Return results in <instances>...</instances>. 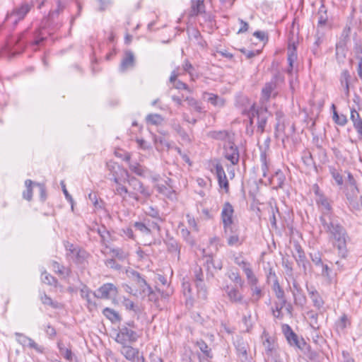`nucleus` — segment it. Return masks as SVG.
I'll list each match as a JSON object with an SVG mask.
<instances>
[{"label":"nucleus","mask_w":362,"mask_h":362,"mask_svg":"<svg viewBox=\"0 0 362 362\" xmlns=\"http://www.w3.org/2000/svg\"><path fill=\"white\" fill-rule=\"evenodd\" d=\"M322 231L326 233L329 243L337 251V256L343 259L348 258V244L351 240L347 230L337 216L325 214L319 218Z\"/></svg>","instance_id":"f257e3e1"},{"label":"nucleus","mask_w":362,"mask_h":362,"mask_svg":"<svg viewBox=\"0 0 362 362\" xmlns=\"http://www.w3.org/2000/svg\"><path fill=\"white\" fill-rule=\"evenodd\" d=\"M124 173L126 175L124 181L131 188L129 197L138 203L145 204L152 194L151 190L136 177L131 176L127 170H125Z\"/></svg>","instance_id":"f03ea898"},{"label":"nucleus","mask_w":362,"mask_h":362,"mask_svg":"<svg viewBox=\"0 0 362 362\" xmlns=\"http://www.w3.org/2000/svg\"><path fill=\"white\" fill-rule=\"evenodd\" d=\"M45 39V37L41 35L40 30L33 34H29L28 30H25L18 36L16 42V46L22 52L27 45L30 44L33 46H37Z\"/></svg>","instance_id":"7ed1b4c3"},{"label":"nucleus","mask_w":362,"mask_h":362,"mask_svg":"<svg viewBox=\"0 0 362 362\" xmlns=\"http://www.w3.org/2000/svg\"><path fill=\"white\" fill-rule=\"evenodd\" d=\"M243 115H246L248 117H257V132L262 134L264 132L265 126L267 122L268 112L267 109L260 108L257 109L255 103H253L249 110H245L243 112Z\"/></svg>","instance_id":"20e7f679"},{"label":"nucleus","mask_w":362,"mask_h":362,"mask_svg":"<svg viewBox=\"0 0 362 362\" xmlns=\"http://www.w3.org/2000/svg\"><path fill=\"white\" fill-rule=\"evenodd\" d=\"M33 5L28 2H23L16 6L11 12H8L5 21L16 25L20 21L24 19L25 16L29 13Z\"/></svg>","instance_id":"39448f33"},{"label":"nucleus","mask_w":362,"mask_h":362,"mask_svg":"<svg viewBox=\"0 0 362 362\" xmlns=\"http://www.w3.org/2000/svg\"><path fill=\"white\" fill-rule=\"evenodd\" d=\"M275 118L276 123L275 124V136L276 138H281L284 142L285 139L288 138L289 134H293L295 132L294 124H292L290 127V132L288 134L286 133V127L288 124L284 113L281 110H277L275 112Z\"/></svg>","instance_id":"423d86ee"},{"label":"nucleus","mask_w":362,"mask_h":362,"mask_svg":"<svg viewBox=\"0 0 362 362\" xmlns=\"http://www.w3.org/2000/svg\"><path fill=\"white\" fill-rule=\"evenodd\" d=\"M233 261L235 264L240 267L245 272L250 286H255L258 283V279L254 274L250 264L244 259L243 254H234Z\"/></svg>","instance_id":"0eeeda50"},{"label":"nucleus","mask_w":362,"mask_h":362,"mask_svg":"<svg viewBox=\"0 0 362 362\" xmlns=\"http://www.w3.org/2000/svg\"><path fill=\"white\" fill-rule=\"evenodd\" d=\"M261 339L267 356L268 358H272L274 360L275 358H279L276 356L278 345L276 341V339L271 336L265 329L263 331L261 335Z\"/></svg>","instance_id":"6e6552de"},{"label":"nucleus","mask_w":362,"mask_h":362,"mask_svg":"<svg viewBox=\"0 0 362 362\" xmlns=\"http://www.w3.org/2000/svg\"><path fill=\"white\" fill-rule=\"evenodd\" d=\"M138 338L139 335L135 331L129 328L127 325H122L119 327L115 341L120 344H127L136 341Z\"/></svg>","instance_id":"1a4fd4ad"},{"label":"nucleus","mask_w":362,"mask_h":362,"mask_svg":"<svg viewBox=\"0 0 362 362\" xmlns=\"http://www.w3.org/2000/svg\"><path fill=\"white\" fill-rule=\"evenodd\" d=\"M223 235L229 246H239L243 243L240 237V230L236 225L223 228Z\"/></svg>","instance_id":"9d476101"},{"label":"nucleus","mask_w":362,"mask_h":362,"mask_svg":"<svg viewBox=\"0 0 362 362\" xmlns=\"http://www.w3.org/2000/svg\"><path fill=\"white\" fill-rule=\"evenodd\" d=\"M193 276L198 290V296L202 299L206 298V288L204 283V273L202 269L196 265L193 269Z\"/></svg>","instance_id":"9b49d317"},{"label":"nucleus","mask_w":362,"mask_h":362,"mask_svg":"<svg viewBox=\"0 0 362 362\" xmlns=\"http://www.w3.org/2000/svg\"><path fill=\"white\" fill-rule=\"evenodd\" d=\"M117 293V288L113 284L107 283L102 285L93 295L95 298L109 299L112 296H115Z\"/></svg>","instance_id":"f8f14e48"},{"label":"nucleus","mask_w":362,"mask_h":362,"mask_svg":"<svg viewBox=\"0 0 362 362\" xmlns=\"http://www.w3.org/2000/svg\"><path fill=\"white\" fill-rule=\"evenodd\" d=\"M236 354L241 362H252V357L248 354V344L243 339H239L234 342Z\"/></svg>","instance_id":"ddd939ff"},{"label":"nucleus","mask_w":362,"mask_h":362,"mask_svg":"<svg viewBox=\"0 0 362 362\" xmlns=\"http://www.w3.org/2000/svg\"><path fill=\"white\" fill-rule=\"evenodd\" d=\"M282 331L288 343L291 346L302 349V345H305V343L303 340H302V341L299 340L298 335L288 325H283Z\"/></svg>","instance_id":"4468645a"},{"label":"nucleus","mask_w":362,"mask_h":362,"mask_svg":"<svg viewBox=\"0 0 362 362\" xmlns=\"http://www.w3.org/2000/svg\"><path fill=\"white\" fill-rule=\"evenodd\" d=\"M233 214L234 209L233 206L228 202H225L221 214L223 228L235 225L233 218Z\"/></svg>","instance_id":"2eb2a0df"},{"label":"nucleus","mask_w":362,"mask_h":362,"mask_svg":"<svg viewBox=\"0 0 362 362\" xmlns=\"http://www.w3.org/2000/svg\"><path fill=\"white\" fill-rule=\"evenodd\" d=\"M295 249L298 254V255L295 257L296 263L298 267H302L303 273L306 274L308 272H310L311 269L310 264L308 261L305 252L299 244L295 245Z\"/></svg>","instance_id":"dca6fc26"},{"label":"nucleus","mask_w":362,"mask_h":362,"mask_svg":"<svg viewBox=\"0 0 362 362\" xmlns=\"http://www.w3.org/2000/svg\"><path fill=\"white\" fill-rule=\"evenodd\" d=\"M211 172L216 174L219 187L224 189L226 192H228L229 190V183L221 164L219 163H216L214 170L211 169Z\"/></svg>","instance_id":"f3484780"},{"label":"nucleus","mask_w":362,"mask_h":362,"mask_svg":"<svg viewBox=\"0 0 362 362\" xmlns=\"http://www.w3.org/2000/svg\"><path fill=\"white\" fill-rule=\"evenodd\" d=\"M225 157L227 160L235 165L239 161V151L237 146L231 141H228L224 145Z\"/></svg>","instance_id":"a211bd4d"},{"label":"nucleus","mask_w":362,"mask_h":362,"mask_svg":"<svg viewBox=\"0 0 362 362\" xmlns=\"http://www.w3.org/2000/svg\"><path fill=\"white\" fill-rule=\"evenodd\" d=\"M287 54V60L288 62V68L287 69V72L288 74H291L293 68V63L297 59L296 41L293 39V37H289L288 39Z\"/></svg>","instance_id":"6ab92c4d"},{"label":"nucleus","mask_w":362,"mask_h":362,"mask_svg":"<svg viewBox=\"0 0 362 362\" xmlns=\"http://www.w3.org/2000/svg\"><path fill=\"white\" fill-rule=\"evenodd\" d=\"M179 68H176L174 69L170 74L169 81L171 83H173V86L175 88L178 90H185L189 93H192L193 90L188 86L187 84L181 81L180 80H177V77L180 76Z\"/></svg>","instance_id":"aec40b11"},{"label":"nucleus","mask_w":362,"mask_h":362,"mask_svg":"<svg viewBox=\"0 0 362 362\" xmlns=\"http://www.w3.org/2000/svg\"><path fill=\"white\" fill-rule=\"evenodd\" d=\"M132 278L139 288L140 294L146 296V292H151V287L146 283V280L136 272H132Z\"/></svg>","instance_id":"412c9836"},{"label":"nucleus","mask_w":362,"mask_h":362,"mask_svg":"<svg viewBox=\"0 0 362 362\" xmlns=\"http://www.w3.org/2000/svg\"><path fill=\"white\" fill-rule=\"evenodd\" d=\"M276 83L275 81H270L264 85L262 90V96L260 98V102L262 105L264 103L267 102L272 95H275L274 91L276 89Z\"/></svg>","instance_id":"4be33fe9"},{"label":"nucleus","mask_w":362,"mask_h":362,"mask_svg":"<svg viewBox=\"0 0 362 362\" xmlns=\"http://www.w3.org/2000/svg\"><path fill=\"white\" fill-rule=\"evenodd\" d=\"M226 293L230 302L240 304L247 303L244 299V296L236 287L227 286Z\"/></svg>","instance_id":"5701e85b"},{"label":"nucleus","mask_w":362,"mask_h":362,"mask_svg":"<svg viewBox=\"0 0 362 362\" xmlns=\"http://www.w3.org/2000/svg\"><path fill=\"white\" fill-rule=\"evenodd\" d=\"M195 344L203 354V356H199V360L200 362H202L205 359L209 360L213 358L211 349L209 347V346L204 340H198L196 341Z\"/></svg>","instance_id":"b1692460"},{"label":"nucleus","mask_w":362,"mask_h":362,"mask_svg":"<svg viewBox=\"0 0 362 362\" xmlns=\"http://www.w3.org/2000/svg\"><path fill=\"white\" fill-rule=\"evenodd\" d=\"M122 354L129 361H134L136 358H139V351L136 348H134L127 344H122Z\"/></svg>","instance_id":"393cba45"},{"label":"nucleus","mask_w":362,"mask_h":362,"mask_svg":"<svg viewBox=\"0 0 362 362\" xmlns=\"http://www.w3.org/2000/svg\"><path fill=\"white\" fill-rule=\"evenodd\" d=\"M135 59L132 52L127 51L121 62L119 66L120 71L124 72L129 69L133 68L134 66Z\"/></svg>","instance_id":"a878e982"},{"label":"nucleus","mask_w":362,"mask_h":362,"mask_svg":"<svg viewBox=\"0 0 362 362\" xmlns=\"http://www.w3.org/2000/svg\"><path fill=\"white\" fill-rule=\"evenodd\" d=\"M154 187L158 193L164 195L168 199L171 200L177 199V194L174 187H168L162 184H156Z\"/></svg>","instance_id":"bb28decb"},{"label":"nucleus","mask_w":362,"mask_h":362,"mask_svg":"<svg viewBox=\"0 0 362 362\" xmlns=\"http://www.w3.org/2000/svg\"><path fill=\"white\" fill-rule=\"evenodd\" d=\"M204 13V0H191L190 16H197Z\"/></svg>","instance_id":"cd10ccee"},{"label":"nucleus","mask_w":362,"mask_h":362,"mask_svg":"<svg viewBox=\"0 0 362 362\" xmlns=\"http://www.w3.org/2000/svg\"><path fill=\"white\" fill-rule=\"evenodd\" d=\"M293 295L296 304L303 305L305 302V298L303 294V291L298 283L294 280L293 281Z\"/></svg>","instance_id":"c85d7f7f"},{"label":"nucleus","mask_w":362,"mask_h":362,"mask_svg":"<svg viewBox=\"0 0 362 362\" xmlns=\"http://www.w3.org/2000/svg\"><path fill=\"white\" fill-rule=\"evenodd\" d=\"M129 167L133 173L140 177H146L151 174L150 170L138 163H129Z\"/></svg>","instance_id":"c756f323"},{"label":"nucleus","mask_w":362,"mask_h":362,"mask_svg":"<svg viewBox=\"0 0 362 362\" xmlns=\"http://www.w3.org/2000/svg\"><path fill=\"white\" fill-rule=\"evenodd\" d=\"M350 80H351V75H350L349 70H347V69L343 70L340 74L339 81H340L341 86L344 89V93L346 96L349 95Z\"/></svg>","instance_id":"7c9ffc66"},{"label":"nucleus","mask_w":362,"mask_h":362,"mask_svg":"<svg viewBox=\"0 0 362 362\" xmlns=\"http://www.w3.org/2000/svg\"><path fill=\"white\" fill-rule=\"evenodd\" d=\"M317 16V28H319V27L326 26L328 25L327 10L323 4L318 9Z\"/></svg>","instance_id":"2f4dec72"},{"label":"nucleus","mask_w":362,"mask_h":362,"mask_svg":"<svg viewBox=\"0 0 362 362\" xmlns=\"http://www.w3.org/2000/svg\"><path fill=\"white\" fill-rule=\"evenodd\" d=\"M207 95L209 96L207 98V101L210 103L211 105H213L215 107H222L225 105L226 101L223 98L219 97L218 95L204 92L203 93L204 98Z\"/></svg>","instance_id":"473e14b6"},{"label":"nucleus","mask_w":362,"mask_h":362,"mask_svg":"<svg viewBox=\"0 0 362 362\" xmlns=\"http://www.w3.org/2000/svg\"><path fill=\"white\" fill-rule=\"evenodd\" d=\"M16 336L21 337L23 338L22 343L25 344L28 343V346L35 349L37 353L42 354L44 352V347L38 345L33 339L23 335V334L16 333Z\"/></svg>","instance_id":"72a5a7b5"},{"label":"nucleus","mask_w":362,"mask_h":362,"mask_svg":"<svg viewBox=\"0 0 362 362\" xmlns=\"http://www.w3.org/2000/svg\"><path fill=\"white\" fill-rule=\"evenodd\" d=\"M285 181V175L281 170H278L272 177L271 184L275 185L274 189L282 188Z\"/></svg>","instance_id":"f704fd0d"},{"label":"nucleus","mask_w":362,"mask_h":362,"mask_svg":"<svg viewBox=\"0 0 362 362\" xmlns=\"http://www.w3.org/2000/svg\"><path fill=\"white\" fill-rule=\"evenodd\" d=\"M317 203L320 204V206L322 207V214L320 217H322L325 214L331 215L332 216H336L332 211V206L328 201V199L324 197L320 196L319 200L317 201Z\"/></svg>","instance_id":"c9c22d12"},{"label":"nucleus","mask_w":362,"mask_h":362,"mask_svg":"<svg viewBox=\"0 0 362 362\" xmlns=\"http://www.w3.org/2000/svg\"><path fill=\"white\" fill-rule=\"evenodd\" d=\"M40 299L42 303L45 305H49L52 308H62L61 303H58L57 301L53 300L44 291H40Z\"/></svg>","instance_id":"e433bc0d"},{"label":"nucleus","mask_w":362,"mask_h":362,"mask_svg":"<svg viewBox=\"0 0 362 362\" xmlns=\"http://www.w3.org/2000/svg\"><path fill=\"white\" fill-rule=\"evenodd\" d=\"M351 325V321L346 314H343L335 322V327L337 332H343Z\"/></svg>","instance_id":"4c0bfd02"},{"label":"nucleus","mask_w":362,"mask_h":362,"mask_svg":"<svg viewBox=\"0 0 362 362\" xmlns=\"http://www.w3.org/2000/svg\"><path fill=\"white\" fill-rule=\"evenodd\" d=\"M348 206L351 211L356 214L362 213V196H359L354 200L351 199L348 203Z\"/></svg>","instance_id":"58836bf2"},{"label":"nucleus","mask_w":362,"mask_h":362,"mask_svg":"<svg viewBox=\"0 0 362 362\" xmlns=\"http://www.w3.org/2000/svg\"><path fill=\"white\" fill-rule=\"evenodd\" d=\"M103 313L107 319H109L113 323L116 322H120L122 320L119 313L112 308H105V309H103Z\"/></svg>","instance_id":"ea45409f"},{"label":"nucleus","mask_w":362,"mask_h":362,"mask_svg":"<svg viewBox=\"0 0 362 362\" xmlns=\"http://www.w3.org/2000/svg\"><path fill=\"white\" fill-rule=\"evenodd\" d=\"M351 30V29L350 25H346V26L343 28L339 39L337 43L346 45L350 40Z\"/></svg>","instance_id":"a19ab883"},{"label":"nucleus","mask_w":362,"mask_h":362,"mask_svg":"<svg viewBox=\"0 0 362 362\" xmlns=\"http://www.w3.org/2000/svg\"><path fill=\"white\" fill-rule=\"evenodd\" d=\"M346 54V45L336 43L335 56L339 63H343Z\"/></svg>","instance_id":"79ce46f5"},{"label":"nucleus","mask_w":362,"mask_h":362,"mask_svg":"<svg viewBox=\"0 0 362 362\" xmlns=\"http://www.w3.org/2000/svg\"><path fill=\"white\" fill-rule=\"evenodd\" d=\"M134 227L136 230L144 235H149L151 234V228L145 222L136 221L134 223Z\"/></svg>","instance_id":"37998d69"},{"label":"nucleus","mask_w":362,"mask_h":362,"mask_svg":"<svg viewBox=\"0 0 362 362\" xmlns=\"http://www.w3.org/2000/svg\"><path fill=\"white\" fill-rule=\"evenodd\" d=\"M309 295L313 302L315 307H316L317 309L322 308L324 301L316 290L310 291Z\"/></svg>","instance_id":"c03bdc74"},{"label":"nucleus","mask_w":362,"mask_h":362,"mask_svg":"<svg viewBox=\"0 0 362 362\" xmlns=\"http://www.w3.org/2000/svg\"><path fill=\"white\" fill-rule=\"evenodd\" d=\"M90 295H91V291L88 289V288L87 286H85L83 288L81 289V296L83 298L86 300L88 305V308L90 309L91 308L96 307V304L94 301L92 300V299L90 298Z\"/></svg>","instance_id":"a18cd8bd"},{"label":"nucleus","mask_w":362,"mask_h":362,"mask_svg":"<svg viewBox=\"0 0 362 362\" xmlns=\"http://www.w3.org/2000/svg\"><path fill=\"white\" fill-rule=\"evenodd\" d=\"M359 191L357 186L355 187H346V197L347 204L351 202V199L354 200L359 197Z\"/></svg>","instance_id":"49530a36"},{"label":"nucleus","mask_w":362,"mask_h":362,"mask_svg":"<svg viewBox=\"0 0 362 362\" xmlns=\"http://www.w3.org/2000/svg\"><path fill=\"white\" fill-rule=\"evenodd\" d=\"M332 108L334 110L333 120L334 121V122L338 125L344 126L348 122L346 115H338L337 112L336 111V107L334 104L332 105Z\"/></svg>","instance_id":"de8ad7c7"},{"label":"nucleus","mask_w":362,"mask_h":362,"mask_svg":"<svg viewBox=\"0 0 362 362\" xmlns=\"http://www.w3.org/2000/svg\"><path fill=\"white\" fill-rule=\"evenodd\" d=\"M329 171L337 185L342 186L344 183L343 177L338 170H337L334 166H329Z\"/></svg>","instance_id":"09e8293b"},{"label":"nucleus","mask_w":362,"mask_h":362,"mask_svg":"<svg viewBox=\"0 0 362 362\" xmlns=\"http://www.w3.org/2000/svg\"><path fill=\"white\" fill-rule=\"evenodd\" d=\"M260 161L262 163L261 169L262 171V176L267 177V172L269 170V162L267 158V153L265 151H262L260 153Z\"/></svg>","instance_id":"8fccbe9b"},{"label":"nucleus","mask_w":362,"mask_h":362,"mask_svg":"<svg viewBox=\"0 0 362 362\" xmlns=\"http://www.w3.org/2000/svg\"><path fill=\"white\" fill-rule=\"evenodd\" d=\"M146 122L153 125H159L163 121V117L159 114H149L146 117Z\"/></svg>","instance_id":"3c124183"},{"label":"nucleus","mask_w":362,"mask_h":362,"mask_svg":"<svg viewBox=\"0 0 362 362\" xmlns=\"http://www.w3.org/2000/svg\"><path fill=\"white\" fill-rule=\"evenodd\" d=\"M145 213L147 216L156 218V221H158L160 222L163 221V219L160 216L158 209L156 207H153L152 206L147 207V209L145 211Z\"/></svg>","instance_id":"603ef678"},{"label":"nucleus","mask_w":362,"mask_h":362,"mask_svg":"<svg viewBox=\"0 0 362 362\" xmlns=\"http://www.w3.org/2000/svg\"><path fill=\"white\" fill-rule=\"evenodd\" d=\"M33 182L31 180H26L25 182V185L26 187V190H25L23 193V197L28 201H30L33 197V189L32 185Z\"/></svg>","instance_id":"864d4df0"},{"label":"nucleus","mask_w":362,"mask_h":362,"mask_svg":"<svg viewBox=\"0 0 362 362\" xmlns=\"http://www.w3.org/2000/svg\"><path fill=\"white\" fill-rule=\"evenodd\" d=\"M185 100L187 102L188 105L193 107L197 112H202L203 107L201 103L192 97H187Z\"/></svg>","instance_id":"5fc2aeb1"},{"label":"nucleus","mask_w":362,"mask_h":362,"mask_svg":"<svg viewBox=\"0 0 362 362\" xmlns=\"http://www.w3.org/2000/svg\"><path fill=\"white\" fill-rule=\"evenodd\" d=\"M58 348L59 349L60 354L64 356L65 359L69 361H72L74 355L70 349L64 347V345L60 342L58 343Z\"/></svg>","instance_id":"6e6d98bb"},{"label":"nucleus","mask_w":362,"mask_h":362,"mask_svg":"<svg viewBox=\"0 0 362 362\" xmlns=\"http://www.w3.org/2000/svg\"><path fill=\"white\" fill-rule=\"evenodd\" d=\"M174 130L177 133V134L182 138L183 141H189L190 139L187 133L185 131V129L180 126V124L175 123L173 125Z\"/></svg>","instance_id":"4d7b16f0"},{"label":"nucleus","mask_w":362,"mask_h":362,"mask_svg":"<svg viewBox=\"0 0 362 362\" xmlns=\"http://www.w3.org/2000/svg\"><path fill=\"white\" fill-rule=\"evenodd\" d=\"M228 278L234 283L238 284L240 287L244 285V281L242 279L240 274L238 272H231L228 274Z\"/></svg>","instance_id":"13d9d810"},{"label":"nucleus","mask_w":362,"mask_h":362,"mask_svg":"<svg viewBox=\"0 0 362 362\" xmlns=\"http://www.w3.org/2000/svg\"><path fill=\"white\" fill-rule=\"evenodd\" d=\"M42 281L44 284L53 286L57 282V279L46 271L42 272Z\"/></svg>","instance_id":"bf43d9fd"},{"label":"nucleus","mask_w":362,"mask_h":362,"mask_svg":"<svg viewBox=\"0 0 362 362\" xmlns=\"http://www.w3.org/2000/svg\"><path fill=\"white\" fill-rule=\"evenodd\" d=\"M110 252L114 257L117 258L120 261L124 260L128 256V254L121 248H113Z\"/></svg>","instance_id":"052dcab7"},{"label":"nucleus","mask_w":362,"mask_h":362,"mask_svg":"<svg viewBox=\"0 0 362 362\" xmlns=\"http://www.w3.org/2000/svg\"><path fill=\"white\" fill-rule=\"evenodd\" d=\"M129 190L127 187L122 185V184H119L116 186L115 188V194L120 196L123 200L126 199L127 195L129 196Z\"/></svg>","instance_id":"680f3d73"},{"label":"nucleus","mask_w":362,"mask_h":362,"mask_svg":"<svg viewBox=\"0 0 362 362\" xmlns=\"http://www.w3.org/2000/svg\"><path fill=\"white\" fill-rule=\"evenodd\" d=\"M302 160L308 168H310L314 165L312 154L309 151H305L303 153V155L302 156Z\"/></svg>","instance_id":"e2e57ef3"},{"label":"nucleus","mask_w":362,"mask_h":362,"mask_svg":"<svg viewBox=\"0 0 362 362\" xmlns=\"http://www.w3.org/2000/svg\"><path fill=\"white\" fill-rule=\"evenodd\" d=\"M325 40V33L321 32L319 28H317V31L315 35V42L313 44H315L317 47H320V45L324 42Z\"/></svg>","instance_id":"0e129e2a"},{"label":"nucleus","mask_w":362,"mask_h":362,"mask_svg":"<svg viewBox=\"0 0 362 362\" xmlns=\"http://www.w3.org/2000/svg\"><path fill=\"white\" fill-rule=\"evenodd\" d=\"M122 304L127 310H132L134 313H138L139 310V308L135 305L134 303L128 298H124Z\"/></svg>","instance_id":"69168bd1"},{"label":"nucleus","mask_w":362,"mask_h":362,"mask_svg":"<svg viewBox=\"0 0 362 362\" xmlns=\"http://www.w3.org/2000/svg\"><path fill=\"white\" fill-rule=\"evenodd\" d=\"M257 285V284L255 286H250L252 290V296L253 297V300L255 301H258L262 297V289Z\"/></svg>","instance_id":"338daca9"},{"label":"nucleus","mask_w":362,"mask_h":362,"mask_svg":"<svg viewBox=\"0 0 362 362\" xmlns=\"http://www.w3.org/2000/svg\"><path fill=\"white\" fill-rule=\"evenodd\" d=\"M308 357L310 360L314 362H322V357L320 354L314 350H309L308 353Z\"/></svg>","instance_id":"774afa93"}]
</instances>
